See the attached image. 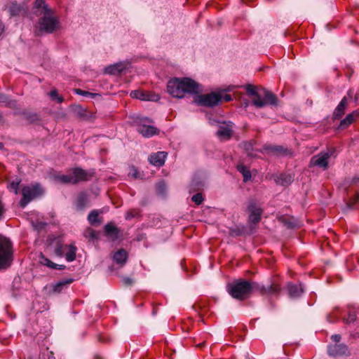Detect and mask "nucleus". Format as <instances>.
<instances>
[{"label": "nucleus", "instance_id": "nucleus-37", "mask_svg": "<svg viewBox=\"0 0 359 359\" xmlns=\"http://www.w3.org/2000/svg\"><path fill=\"white\" fill-rule=\"evenodd\" d=\"M26 115L25 116V118L27 121H29L30 123H36L38 120V114L34 113V114H24Z\"/></svg>", "mask_w": 359, "mask_h": 359}, {"label": "nucleus", "instance_id": "nucleus-5", "mask_svg": "<svg viewBox=\"0 0 359 359\" xmlns=\"http://www.w3.org/2000/svg\"><path fill=\"white\" fill-rule=\"evenodd\" d=\"M207 118L211 125L218 126L217 135L221 141L229 140L232 136L233 126L231 122H226L217 118L218 114H207Z\"/></svg>", "mask_w": 359, "mask_h": 359}, {"label": "nucleus", "instance_id": "nucleus-49", "mask_svg": "<svg viewBox=\"0 0 359 359\" xmlns=\"http://www.w3.org/2000/svg\"><path fill=\"white\" fill-rule=\"evenodd\" d=\"M89 233H90V237L91 238H94L96 237V232L94 230H90Z\"/></svg>", "mask_w": 359, "mask_h": 359}, {"label": "nucleus", "instance_id": "nucleus-3", "mask_svg": "<svg viewBox=\"0 0 359 359\" xmlns=\"http://www.w3.org/2000/svg\"><path fill=\"white\" fill-rule=\"evenodd\" d=\"M37 29L40 33L52 34L60 27L59 17L53 8H46V12L39 13Z\"/></svg>", "mask_w": 359, "mask_h": 359}, {"label": "nucleus", "instance_id": "nucleus-12", "mask_svg": "<svg viewBox=\"0 0 359 359\" xmlns=\"http://www.w3.org/2000/svg\"><path fill=\"white\" fill-rule=\"evenodd\" d=\"M76 248L74 245L58 243L55 248V254L59 257H65L67 262H72L76 259Z\"/></svg>", "mask_w": 359, "mask_h": 359}, {"label": "nucleus", "instance_id": "nucleus-17", "mask_svg": "<svg viewBox=\"0 0 359 359\" xmlns=\"http://www.w3.org/2000/svg\"><path fill=\"white\" fill-rule=\"evenodd\" d=\"M128 63L126 62H120L109 65L105 69V72L109 74H118L128 67Z\"/></svg>", "mask_w": 359, "mask_h": 359}, {"label": "nucleus", "instance_id": "nucleus-55", "mask_svg": "<svg viewBox=\"0 0 359 359\" xmlns=\"http://www.w3.org/2000/svg\"><path fill=\"white\" fill-rule=\"evenodd\" d=\"M3 147V144L1 143H0V149H1Z\"/></svg>", "mask_w": 359, "mask_h": 359}, {"label": "nucleus", "instance_id": "nucleus-39", "mask_svg": "<svg viewBox=\"0 0 359 359\" xmlns=\"http://www.w3.org/2000/svg\"><path fill=\"white\" fill-rule=\"evenodd\" d=\"M139 215V212L136 210H130L126 214V219H130L132 218L135 217Z\"/></svg>", "mask_w": 359, "mask_h": 359}, {"label": "nucleus", "instance_id": "nucleus-4", "mask_svg": "<svg viewBox=\"0 0 359 359\" xmlns=\"http://www.w3.org/2000/svg\"><path fill=\"white\" fill-rule=\"evenodd\" d=\"M256 284L243 279H238L227 285L230 295L236 299L244 300L248 298Z\"/></svg>", "mask_w": 359, "mask_h": 359}, {"label": "nucleus", "instance_id": "nucleus-22", "mask_svg": "<svg viewBox=\"0 0 359 359\" xmlns=\"http://www.w3.org/2000/svg\"><path fill=\"white\" fill-rule=\"evenodd\" d=\"M288 292L289 295L292 298H296L299 297L303 293V289L302 285H294L290 283L288 285Z\"/></svg>", "mask_w": 359, "mask_h": 359}, {"label": "nucleus", "instance_id": "nucleus-48", "mask_svg": "<svg viewBox=\"0 0 359 359\" xmlns=\"http://www.w3.org/2000/svg\"><path fill=\"white\" fill-rule=\"evenodd\" d=\"M164 187H165V184L163 182H160L158 184V191H163L164 189Z\"/></svg>", "mask_w": 359, "mask_h": 359}, {"label": "nucleus", "instance_id": "nucleus-42", "mask_svg": "<svg viewBox=\"0 0 359 359\" xmlns=\"http://www.w3.org/2000/svg\"><path fill=\"white\" fill-rule=\"evenodd\" d=\"M359 203V194H356V196L351 199V201L348 203V205L350 208H354L355 206H357Z\"/></svg>", "mask_w": 359, "mask_h": 359}, {"label": "nucleus", "instance_id": "nucleus-6", "mask_svg": "<svg viewBox=\"0 0 359 359\" xmlns=\"http://www.w3.org/2000/svg\"><path fill=\"white\" fill-rule=\"evenodd\" d=\"M12 261V243L9 239L0 235V269L8 268Z\"/></svg>", "mask_w": 359, "mask_h": 359}, {"label": "nucleus", "instance_id": "nucleus-36", "mask_svg": "<svg viewBox=\"0 0 359 359\" xmlns=\"http://www.w3.org/2000/svg\"><path fill=\"white\" fill-rule=\"evenodd\" d=\"M355 318H356V314H355V311H349L348 318L344 319V321L346 324H350L351 323H353L355 321Z\"/></svg>", "mask_w": 359, "mask_h": 359}, {"label": "nucleus", "instance_id": "nucleus-7", "mask_svg": "<svg viewBox=\"0 0 359 359\" xmlns=\"http://www.w3.org/2000/svg\"><path fill=\"white\" fill-rule=\"evenodd\" d=\"M133 118V124L136 126L137 130L144 137H150L156 134H158V130L156 128L150 124L152 123L151 120L147 118L140 116V114H136Z\"/></svg>", "mask_w": 359, "mask_h": 359}, {"label": "nucleus", "instance_id": "nucleus-41", "mask_svg": "<svg viewBox=\"0 0 359 359\" xmlns=\"http://www.w3.org/2000/svg\"><path fill=\"white\" fill-rule=\"evenodd\" d=\"M130 95L133 98L140 100L141 96H142V91L139 90H133L130 92Z\"/></svg>", "mask_w": 359, "mask_h": 359}, {"label": "nucleus", "instance_id": "nucleus-45", "mask_svg": "<svg viewBox=\"0 0 359 359\" xmlns=\"http://www.w3.org/2000/svg\"><path fill=\"white\" fill-rule=\"evenodd\" d=\"M138 175L139 173L137 170L135 168L132 167L130 168V171L128 173V175L132 176L134 178H137L139 177Z\"/></svg>", "mask_w": 359, "mask_h": 359}, {"label": "nucleus", "instance_id": "nucleus-27", "mask_svg": "<svg viewBox=\"0 0 359 359\" xmlns=\"http://www.w3.org/2000/svg\"><path fill=\"white\" fill-rule=\"evenodd\" d=\"M140 100L143 101H154L156 102L159 100L160 97L158 94H156L151 91H142V96Z\"/></svg>", "mask_w": 359, "mask_h": 359}, {"label": "nucleus", "instance_id": "nucleus-47", "mask_svg": "<svg viewBox=\"0 0 359 359\" xmlns=\"http://www.w3.org/2000/svg\"><path fill=\"white\" fill-rule=\"evenodd\" d=\"M222 100H224L225 102H229L232 100L231 96L230 95H222Z\"/></svg>", "mask_w": 359, "mask_h": 359}, {"label": "nucleus", "instance_id": "nucleus-23", "mask_svg": "<svg viewBox=\"0 0 359 359\" xmlns=\"http://www.w3.org/2000/svg\"><path fill=\"white\" fill-rule=\"evenodd\" d=\"M39 262L42 265L46 266H48V267H49L50 269H60V270H62V269H64L65 268V266L64 265H59V264L53 263L49 259L46 258L43 255H41V257L39 258Z\"/></svg>", "mask_w": 359, "mask_h": 359}, {"label": "nucleus", "instance_id": "nucleus-56", "mask_svg": "<svg viewBox=\"0 0 359 359\" xmlns=\"http://www.w3.org/2000/svg\"><path fill=\"white\" fill-rule=\"evenodd\" d=\"M229 90H231L230 88H228V89L225 90V91H229Z\"/></svg>", "mask_w": 359, "mask_h": 359}, {"label": "nucleus", "instance_id": "nucleus-16", "mask_svg": "<svg viewBox=\"0 0 359 359\" xmlns=\"http://www.w3.org/2000/svg\"><path fill=\"white\" fill-rule=\"evenodd\" d=\"M248 210L250 212L249 220L254 224L259 222L262 214V210L257 207L254 203H251L249 205Z\"/></svg>", "mask_w": 359, "mask_h": 359}, {"label": "nucleus", "instance_id": "nucleus-30", "mask_svg": "<svg viewBox=\"0 0 359 359\" xmlns=\"http://www.w3.org/2000/svg\"><path fill=\"white\" fill-rule=\"evenodd\" d=\"M34 8L40 13L46 12V8H51L46 3V0H35Z\"/></svg>", "mask_w": 359, "mask_h": 359}, {"label": "nucleus", "instance_id": "nucleus-24", "mask_svg": "<svg viewBox=\"0 0 359 359\" xmlns=\"http://www.w3.org/2000/svg\"><path fill=\"white\" fill-rule=\"evenodd\" d=\"M39 262L42 265L46 266H48V267H49L50 269H60V270H62V269H64L65 268V266L64 265H59V264L53 263L49 259L46 258L43 255H41V257L39 258Z\"/></svg>", "mask_w": 359, "mask_h": 359}, {"label": "nucleus", "instance_id": "nucleus-38", "mask_svg": "<svg viewBox=\"0 0 359 359\" xmlns=\"http://www.w3.org/2000/svg\"><path fill=\"white\" fill-rule=\"evenodd\" d=\"M244 147H245V149L246 150L249 156H257V154H254L252 152V142H245L244 144Z\"/></svg>", "mask_w": 359, "mask_h": 359}, {"label": "nucleus", "instance_id": "nucleus-32", "mask_svg": "<svg viewBox=\"0 0 359 359\" xmlns=\"http://www.w3.org/2000/svg\"><path fill=\"white\" fill-rule=\"evenodd\" d=\"M89 222L93 225L99 224L98 212L95 210L90 212L88 217Z\"/></svg>", "mask_w": 359, "mask_h": 359}, {"label": "nucleus", "instance_id": "nucleus-43", "mask_svg": "<svg viewBox=\"0 0 359 359\" xmlns=\"http://www.w3.org/2000/svg\"><path fill=\"white\" fill-rule=\"evenodd\" d=\"M122 283L126 286H130L134 283L133 280L130 277H122L121 278Z\"/></svg>", "mask_w": 359, "mask_h": 359}, {"label": "nucleus", "instance_id": "nucleus-8", "mask_svg": "<svg viewBox=\"0 0 359 359\" xmlns=\"http://www.w3.org/2000/svg\"><path fill=\"white\" fill-rule=\"evenodd\" d=\"M194 102L198 105L207 107H214L222 100L220 92H212L208 94H194Z\"/></svg>", "mask_w": 359, "mask_h": 359}, {"label": "nucleus", "instance_id": "nucleus-11", "mask_svg": "<svg viewBox=\"0 0 359 359\" xmlns=\"http://www.w3.org/2000/svg\"><path fill=\"white\" fill-rule=\"evenodd\" d=\"M335 151L336 150L333 147L326 151H323L311 158L310 164L322 168L323 170H327L329 167L330 159L334 155Z\"/></svg>", "mask_w": 359, "mask_h": 359}, {"label": "nucleus", "instance_id": "nucleus-21", "mask_svg": "<svg viewBox=\"0 0 359 359\" xmlns=\"http://www.w3.org/2000/svg\"><path fill=\"white\" fill-rule=\"evenodd\" d=\"M128 258V254L125 250L121 249L116 252L113 256L114 261L121 266H123Z\"/></svg>", "mask_w": 359, "mask_h": 359}, {"label": "nucleus", "instance_id": "nucleus-52", "mask_svg": "<svg viewBox=\"0 0 359 359\" xmlns=\"http://www.w3.org/2000/svg\"><path fill=\"white\" fill-rule=\"evenodd\" d=\"M79 117H80L81 118L86 119V118H87V117H86V116H87L88 114L82 113V114H79Z\"/></svg>", "mask_w": 359, "mask_h": 359}, {"label": "nucleus", "instance_id": "nucleus-54", "mask_svg": "<svg viewBox=\"0 0 359 359\" xmlns=\"http://www.w3.org/2000/svg\"><path fill=\"white\" fill-rule=\"evenodd\" d=\"M358 182H359V179H357V180H356V179H355V180H353V183H354V184H357Z\"/></svg>", "mask_w": 359, "mask_h": 359}, {"label": "nucleus", "instance_id": "nucleus-14", "mask_svg": "<svg viewBox=\"0 0 359 359\" xmlns=\"http://www.w3.org/2000/svg\"><path fill=\"white\" fill-rule=\"evenodd\" d=\"M166 156V152L158 151L151 154L149 157V161L153 165L161 167L164 165Z\"/></svg>", "mask_w": 359, "mask_h": 359}, {"label": "nucleus", "instance_id": "nucleus-2", "mask_svg": "<svg viewBox=\"0 0 359 359\" xmlns=\"http://www.w3.org/2000/svg\"><path fill=\"white\" fill-rule=\"evenodd\" d=\"M168 93L173 97L182 98L186 93L196 94L202 91L201 86L189 78H173L167 84Z\"/></svg>", "mask_w": 359, "mask_h": 359}, {"label": "nucleus", "instance_id": "nucleus-31", "mask_svg": "<svg viewBox=\"0 0 359 359\" xmlns=\"http://www.w3.org/2000/svg\"><path fill=\"white\" fill-rule=\"evenodd\" d=\"M354 114H348V116L341 121L340 128H345L353 123L354 120Z\"/></svg>", "mask_w": 359, "mask_h": 359}, {"label": "nucleus", "instance_id": "nucleus-19", "mask_svg": "<svg viewBox=\"0 0 359 359\" xmlns=\"http://www.w3.org/2000/svg\"><path fill=\"white\" fill-rule=\"evenodd\" d=\"M286 150L281 146L266 144L264 146L263 152L266 154H273L280 155L285 154Z\"/></svg>", "mask_w": 359, "mask_h": 359}, {"label": "nucleus", "instance_id": "nucleus-20", "mask_svg": "<svg viewBox=\"0 0 359 359\" xmlns=\"http://www.w3.org/2000/svg\"><path fill=\"white\" fill-rule=\"evenodd\" d=\"M7 10L11 16H18L22 11L23 7L17 1H11L7 7Z\"/></svg>", "mask_w": 359, "mask_h": 359}, {"label": "nucleus", "instance_id": "nucleus-35", "mask_svg": "<svg viewBox=\"0 0 359 359\" xmlns=\"http://www.w3.org/2000/svg\"><path fill=\"white\" fill-rule=\"evenodd\" d=\"M337 311H338V308H335L332 311V313H330V314L327 315V319L330 323H334L338 320L339 317L337 316Z\"/></svg>", "mask_w": 359, "mask_h": 359}, {"label": "nucleus", "instance_id": "nucleus-33", "mask_svg": "<svg viewBox=\"0 0 359 359\" xmlns=\"http://www.w3.org/2000/svg\"><path fill=\"white\" fill-rule=\"evenodd\" d=\"M20 182V180L16 178L12 182L8 184V189H9L10 191H13L14 192L15 194H18Z\"/></svg>", "mask_w": 359, "mask_h": 359}, {"label": "nucleus", "instance_id": "nucleus-26", "mask_svg": "<svg viewBox=\"0 0 359 359\" xmlns=\"http://www.w3.org/2000/svg\"><path fill=\"white\" fill-rule=\"evenodd\" d=\"M88 203V198L87 194H86L85 193H80L77 196V199H76V207L79 209L81 210V209H83L85 207H86Z\"/></svg>", "mask_w": 359, "mask_h": 359}, {"label": "nucleus", "instance_id": "nucleus-10", "mask_svg": "<svg viewBox=\"0 0 359 359\" xmlns=\"http://www.w3.org/2000/svg\"><path fill=\"white\" fill-rule=\"evenodd\" d=\"M22 194V198L20 201V205L22 208H25L32 200L42 196L43 190L39 184H36L24 187Z\"/></svg>", "mask_w": 359, "mask_h": 359}, {"label": "nucleus", "instance_id": "nucleus-25", "mask_svg": "<svg viewBox=\"0 0 359 359\" xmlns=\"http://www.w3.org/2000/svg\"><path fill=\"white\" fill-rule=\"evenodd\" d=\"M275 180L276 182L278 184L282 186H287L293 181V179L290 175L281 174L277 176Z\"/></svg>", "mask_w": 359, "mask_h": 359}, {"label": "nucleus", "instance_id": "nucleus-9", "mask_svg": "<svg viewBox=\"0 0 359 359\" xmlns=\"http://www.w3.org/2000/svg\"><path fill=\"white\" fill-rule=\"evenodd\" d=\"M92 175L87 171L79 168H74L68 175H58L56 179L63 184H76L81 181L88 180Z\"/></svg>", "mask_w": 359, "mask_h": 359}, {"label": "nucleus", "instance_id": "nucleus-13", "mask_svg": "<svg viewBox=\"0 0 359 359\" xmlns=\"http://www.w3.org/2000/svg\"><path fill=\"white\" fill-rule=\"evenodd\" d=\"M328 353L330 355L337 357L349 355L348 348L346 345L343 344L330 345L328 347Z\"/></svg>", "mask_w": 359, "mask_h": 359}, {"label": "nucleus", "instance_id": "nucleus-51", "mask_svg": "<svg viewBox=\"0 0 359 359\" xmlns=\"http://www.w3.org/2000/svg\"><path fill=\"white\" fill-rule=\"evenodd\" d=\"M48 359H55L53 352L48 353Z\"/></svg>", "mask_w": 359, "mask_h": 359}, {"label": "nucleus", "instance_id": "nucleus-29", "mask_svg": "<svg viewBox=\"0 0 359 359\" xmlns=\"http://www.w3.org/2000/svg\"><path fill=\"white\" fill-rule=\"evenodd\" d=\"M280 290V289L278 285L272 284L267 287H262L261 288V292L262 294H277L279 292Z\"/></svg>", "mask_w": 359, "mask_h": 359}, {"label": "nucleus", "instance_id": "nucleus-46", "mask_svg": "<svg viewBox=\"0 0 359 359\" xmlns=\"http://www.w3.org/2000/svg\"><path fill=\"white\" fill-rule=\"evenodd\" d=\"M331 339L334 342H339L341 339V336L339 334H333L331 337Z\"/></svg>", "mask_w": 359, "mask_h": 359}, {"label": "nucleus", "instance_id": "nucleus-1", "mask_svg": "<svg viewBox=\"0 0 359 359\" xmlns=\"http://www.w3.org/2000/svg\"><path fill=\"white\" fill-rule=\"evenodd\" d=\"M245 89L252 104L258 109L266 107L278 108L281 105V101L277 95L266 88L258 89L252 85H248Z\"/></svg>", "mask_w": 359, "mask_h": 359}, {"label": "nucleus", "instance_id": "nucleus-44", "mask_svg": "<svg viewBox=\"0 0 359 359\" xmlns=\"http://www.w3.org/2000/svg\"><path fill=\"white\" fill-rule=\"evenodd\" d=\"M75 92H76V94L80 95H83V96L93 97L95 95V94H93V93H89L88 91L83 90L81 89H76Z\"/></svg>", "mask_w": 359, "mask_h": 359}, {"label": "nucleus", "instance_id": "nucleus-50", "mask_svg": "<svg viewBox=\"0 0 359 359\" xmlns=\"http://www.w3.org/2000/svg\"><path fill=\"white\" fill-rule=\"evenodd\" d=\"M45 224L43 223H40L39 225H36L34 226V228L37 230H39L41 229H42L43 226H44Z\"/></svg>", "mask_w": 359, "mask_h": 359}, {"label": "nucleus", "instance_id": "nucleus-18", "mask_svg": "<svg viewBox=\"0 0 359 359\" xmlns=\"http://www.w3.org/2000/svg\"><path fill=\"white\" fill-rule=\"evenodd\" d=\"M353 91L350 90L347 95L343 97L335 109V112H343L348 102H352Z\"/></svg>", "mask_w": 359, "mask_h": 359}, {"label": "nucleus", "instance_id": "nucleus-53", "mask_svg": "<svg viewBox=\"0 0 359 359\" xmlns=\"http://www.w3.org/2000/svg\"><path fill=\"white\" fill-rule=\"evenodd\" d=\"M65 285V283H59L57 285L56 287H61V286H62V285Z\"/></svg>", "mask_w": 359, "mask_h": 359}, {"label": "nucleus", "instance_id": "nucleus-34", "mask_svg": "<svg viewBox=\"0 0 359 359\" xmlns=\"http://www.w3.org/2000/svg\"><path fill=\"white\" fill-rule=\"evenodd\" d=\"M49 96L52 100L55 101L57 103H61L63 100V98L58 94L56 90H51L49 93Z\"/></svg>", "mask_w": 359, "mask_h": 359}, {"label": "nucleus", "instance_id": "nucleus-40", "mask_svg": "<svg viewBox=\"0 0 359 359\" xmlns=\"http://www.w3.org/2000/svg\"><path fill=\"white\" fill-rule=\"evenodd\" d=\"M191 199L197 205L201 204L203 201L202 194L199 193L194 195Z\"/></svg>", "mask_w": 359, "mask_h": 359}, {"label": "nucleus", "instance_id": "nucleus-28", "mask_svg": "<svg viewBox=\"0 0 359 359\" xmlns=\"http://www.w3.org/2000/svg\"><path fill=\"white\" fill-rule=\"evenodd\" d=\"M238 170L243 175L244 182H247L251 177V173L248 167L243 164H238L237 165Z\"/></svg>", "mask_w": 359, "mask_h": 359}, {"label": "nucleus", "instance_id": "nucleus-15", "mask_svg": "<svg viewBox=\"0 0 359 359\" xmlns=\"http://www.w3.org/2000/svg\"><path fill=\"white\" fill-rule=\"evenodd\" d=\"M105 236L111 241H116L119 236V229L112 222L108 223L104 226Z\"/></svg>", "mask_w": 359, "mask_h": 359}]
</instances>
